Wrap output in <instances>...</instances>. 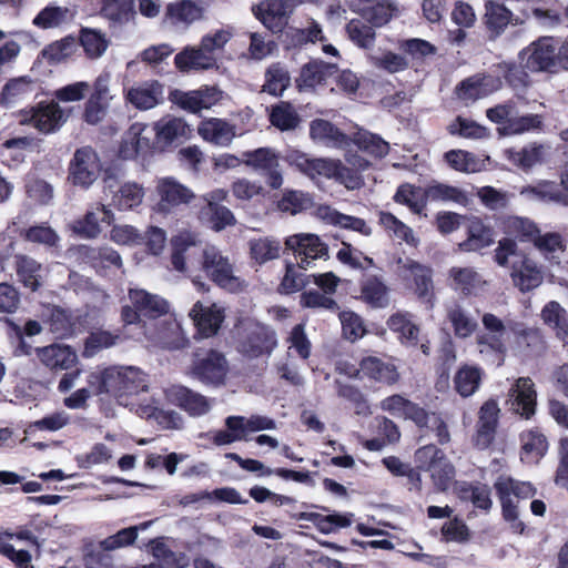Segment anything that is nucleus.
Instances as JSON below:
<instances>
[{
	"label": "nucleus",
	"mask_w": 568,
	"mask_h": 568,
	"mask_svg": "<svg viewBox=\"0 0 568 568\" xmlns=\"http://www.w3.org/2000/svg\"><path fill=\"white\" fill-rule=\"evenodd\" d=\"M134 0H103L102 14L114 22H125L134 13Z\"/></svg>",
	"instance_id": "obj_63"
},
{
	"label": "nucleus",
	"mask_w": 568,
	"mask_h": 568,
	"mask_svg": "<svg viewBox=\"0 0 568 568\" xmlns=\"http://www.w3.org/2000/svg\"><path fill=\"white\" fill-rule=\"evenodd\" d=\"M38 361L49 371H68L78 363L75 351L65 344L53 343L34 349Z\"/></svg>",
	"instance_id": "obj_23"
},
{
	"label": "nucleus",
	"mask_w": 568,
	"mask_h": 568,
	"mask_svg": "<svg viewBox=\"0 0 568 568\" xmlns=\"http://www.w3.org/2000/svg\"><path fill=\"white\" fill-rule=\"evenodd\" d=\"M447 318L458 338L471 336L478 327L476 318L457 304L447 308Z\"/></svg>",
	"instance_id": "obj_44"
},
{
	"label": "nucleus",
	"mask_w": 568,
	"mask_h": 568,
	"mask_svg": "<svg viewBox=\"0 0 568 568\" xmlns=\"http://www.w3.org/2000/svg\"><path fill=\"white\" fill-rule=\"evenodd\" d=\"M353 142L358 149L378 159L386 156L389 152L388 142L378 134H374L364 129L357 130L354 134Z\"/></svg>",
	"instance_id": "obj_48"
},
{
	"label": "nucleus",
	"mask_w": 568,
	"mask_h": 568,
	"mask_svg": "<svg viewBox=\"0 0 568 568\" xmlns=\"http://www.w3.org/2000/svg\"><path fill=\"white\" fill-rule=\"evenodd\" d=\"M155 193L159 201L154 210L165 214L182 204H187L194 197L189 187L172 176L159 178L155 182Z\"/></svg>",
	"instance_id": "obj_18"
},
{
	"label": "nucleus",
	"mask_w": 568,
	"mask_h": 568,
	"mask_svg": "<svg viewBox=\"0 0 568 568\" xmlns=\"http://www.w3.org/2000/svg\"><path fill=\"white\" fill-rule=\"evenodd\" d=\"M426 196L430 201L453 202L463 206L469 203V199L464 191L443 183L429 184L426 187Z\"/></svg>",
	"instance_id": "obj_51"
},
{
	"label": "nucleus",
	"mask_w": 568,
	"mask_h": 568,
	"mask_svg": "<svg viewBox=\"0 0 568 568\" xmlns=\"http://www.w3.org/2000/svg\"><path fill=\"white\" fill-rule=\"evenodd\" d=\"M80 41L87 55L91 59L100 58L109 45L105 36L93 29H83Z\"/></svg>",
	"instance_id": "obj_62"
},
{
	"label": "nucleus",
	"mask_w": 568,
	"mask_h": 568,
	"mask_svg": "<svg viewBox=\"0 0 568 568\" xmlns=\"http://www.w3.org/2000/svg\"><path fill=\"white\" fill-rule=\"evenodd\" d=\"M290 4L286 0H266L256 8V17L273 31H280L286 23Z\"/></svg>",
	"instance_id": "obj_33"
},
{
	"label": "nucleus",
	"mask_w": 568,
	"mask_h": 568,
	"mask_svg": "<svg viewBox=\"0 0 568 568\" xmlns=\"http://www.w3.org/2000/svg\"><path fill=\"white\" fill-rule=\"evenodd\" d=\"M495 262L506 267L510 265V276L515 286L521 292H528L542 283V272L535 261L524 254H518L517 244L510 237L501 239L495 250Z\"/></svg>",
	"instance_id": "obj_5"
},
{
	"label": "nucleus",
	"mask_w": 568,
	"mask_h": 568,
	"mask_svg": "<svg viewBox=\"0 0 568 568\" xmlns=\"http://www.w3.org/2000/svg\"><path fill=\"white\" fill-rule=\"evenodd\" d=\"M125 101L140 111L160 105L164 100V87L156 80L135 83L124 90Z\"/></svg>",
	"instance_id": "obj_21"
},
{
	"label": "nucleus",
	"mask_w": 568,
	"mask_h": 568,
	"mask_svg": "<svg viewBox=\"0 0 568 568\" xmlns=\"http://www.w3.org/2000/svg\"><path fill=\"white\" fill-rule=\"evenodd\" d=\"M541 318L564 344H568V314L558 302L547 303L541 310Z\"/></svg>",
	"instance_id": "obj_41"
},
{
	"label": "nucleus",
	"mask_w": 568,
	"mask_h": 568,
	"mask_svg": "<svg viewBox=\"0 0 568 568\" xmlns=\"http://www.w3.org/2000/svg\"><path fill=\"white\" fill-rule=\"evenodd\" d=\"M203 10L191 0H180L166 6L165 17L175 27L189 28L202 19Z\"/></svg>",
	"instance_id": "obj_34"
},
{
	"label": "nucleus",
	"mask_w": 568,
	"mask_h": 568,
	"mask_svg": "<svg viewBox=\"0 0 568 568\" xmlns=\"http://www.w3.org/2000/svg\"><path fill=\"white\" fill-rule=\"evenodd\" d=\"M150 550L162 568H184L189 565L186 555L172 551L162 538L151 540Z\"/></svg>",
	"instance_id": "obj_47"
},
{
	"label": "nucleus",
	"mask_w": 568,
	"mask_h": 568,
	"mask_svg": "<svg viewBox=\"0 0 568 568\" xmlns=\"http://www.w3.org/2000/svg\"><path fill=\"white\" fill-rule=\"evenodd\" d=\"M270 120L274 126L282 131L293 130L300 122V118L295 109L286 102H281L273 106Z\"/></svg>",
	"instance_id": "obj_61"
},
{
	"label": "nucleus",
	"mask_w": 568,
	"mask_h": 568,
	"mask_svg": "<svg viewBox=\"0 0 568 568\" xmlns=\"http://www.w3.org/2000/svg\"><path fill=\"white\" fill-rule=\"evenodd\" d=\"M521 440V460L527 464L538 463L548 449V442L542 433L537 429L524 432Z\"/></svg>",
	"instance_id": "obj_40"
},
{
	"label": "nucleus",
	"mask_w": 568,
	"mask_h": 568,
	"mask_svg": "<svg viewBox=\"0 0 568 568\" xmlns=\"http://www.w3.org/2000/svg\"><path fill=\"white\" fill-rule=\"evenodd\" d=\"M33 90V81L29 77L14 78L4 84L0 101L4 105L14 104L31 95Z\"/></svg>",
	"instance_id": "obj_46"
},
{
	"label": "nucleus",
	"mask_w": 568,
	"mask_h": 568,
	"mask_svg": "<svg viewBox=\"0 0 568 568\" xmlns=\"http://www.w3.org/2000/svg\"><path fill=\"white\" fill-rule=\"evenodd\" d=\"M557 44L552 37H541L520 51V60L530 71H552L558 64Z\"/></svg>",
	"instance_id": "obj_15"
},
{
	"label": "nucleus",
	"mask_w": 568,
	"mask_h": 568,
	"mask_svg": "<svg viewBox=\"0 0 568 568\" xmlns=\"http://www.w3.org/2000/svg\"><path fill=\"white\" fill-rule=\"evenodd\" d=\"M285 245L294 252L298 268L307 270L316 260L328 257L327 246L315 234H295L286 239Z\"/></svg>",
	"instance_id": "obj_13"
},
{
	"label": "nucleus",
	"mask_w": 568,
	"mask_h": 568,
	"mask_svg": "<svg viewBox=\"0 0 568 568\" xmlns=\"http://www.w3.org/2000/svg\"><path fill=\"white\" fill-rule=\"evenodd\" d=\"M129 298L132 304L122 307L121 318L125 337L136 341H150L165 348H179L180 327L174 321H158L169 312L168 302L159 295L144 290L131 288Z\"/></svg>",
	"instance_id": "obj_1"
},
{
	"label": "nucleus",
	"mask_w": 568,
	"mask_h": 568,
	"mask_svg": "<svg viewBox=\"0 0 568 568\" xmlns=\"http://www.w3.org/2000/svg\"><path fill=\"white\" fill-rule=\"evenodd\" d=\"M236 329L237 349L246 357L270 355L277 344L274 331L254 320H241Z\"/></svg>",
	"instance_id": "obj_7"
},
{
	"label": "nucleus",
	"mask_w": 568,
	"mask_h": 568,
	"mask_svg": "<svg viewBox=\"0 0 568 568\" xmlns=\"http://www.w3.org/2000/svg\"><path fill=\"white\" fill-rule=\"evenodd\" d=\"M379 223L389 234V236L399 241H404L412 246L417 245L418 240L415 237L413 230L404 222L398 220L394 214L389 212H381Z\"/></svg>",
	"instance_id": "obj_49"
},
{
	"label": "nucleus",
	"mask_w": 568,
	"mask_h": 568,
	"mask_svg": "<svg viewBox=\"0 0 568 568\" xmlns=\"http://www.w3.org/2000/svg\"><path fill=\"white\" fill-rule=\"evenodd\" d=\"M536 397L532 381L529 377H519L509 388L506 405L514 413L529 418L535 414Z\"/></svg>",
	"instance_id": "obj_22"
},
{
	"label": "nucleus",
	"mask_w": 568,
	"mask_h": 568,
	"mask_svg": "<svg viewBox=\"0 0 568 568\" xmlns=\"http://www.w3.org/2000/svg\"><path fill=\"white\" fill-rule=\"evenodd\" d=\"M520 195L532 201H555L568 204V191L565 190L562 183L556 184L549 181H541L535 185L523 187Z\"/></svg>",
	"instance_id": "obj_37"
},
{
	"label": "nucleus",
	"mask_w": 568,
	"mask_h": 568,
	"mask_svg": "<svg viewBox=\"0 0 568 568\" xmlns=\"http://www.w3.org/2000/svg\"><path fill=\"white\" fill-rule=\"evenodd\" d=\"M495 242L494 230L477 216L467 220V239L459 243L465 252H476L490 246Z\"/></svg>",
	"instance_id": "obj_30"
},
{
	"label": "nucleus",
	"mask_w": 568,
	"mask_h": 568,
	"mask_svg": "<svg viewBox=\"0 0 568 568\" xmlns=\"http://www.w3.org/2000/svg\"><path fill=\"white\" fill-rule=\"evenodd\" d=\"M505 520L511 523L515 531L521 532L524 524L519 520L518 503L536 495V488L529 481H520L507 475H500L494 483Z\"/></svg>",
	"instance_id": "obj_6"
},
{
	"label": "nucleus",
	"mask_w": 568,
	"mask_h": 568,
	"mask_svg": "<svg viewBox=\"0 0 568 568\" xmlns=\"http://www.w3.org/2000/svg\"><path fill=\"white\" fill-rule=\"evenodd\" d=\"M250 248L256 262L265 263L280 256L281 243L271 237L257 239L250 242Z\"/></svg>",
	"instance_id": "obj_60"
},
{
	"label": "nucleus",
	"mask_w": 568,
	"mask_h": 568,
	"mask_svg": "<svg viewBox=\"0 0 568 568\" xmlns=\"http://www.w3.org/2000/svg\"><path fill=\"white\" fill-rule=\"evenodd\" d=\"M226 371L224 356L210 349L194 354L189 374L204 384L217 385L224 381Z\"/></svg>",
	"instance_id": "obj_16"
},
{
	"label": "nucleus",
	"mask_w": 568,
	"mask_h": 568,
	"mask_svg": "<svg viewBox=\"0 0 568 568\" xmlns=\"http://www.w3.org/2000/svg\"><path fill=\"white\" fill-rule=\"evenodd\" d=\"M395 272L405 281L413 280L415 293L427 305L433 307L432 270L408 257H398L395 261Z\"/></svg>",
	"instance_id": "obj_12"
},
{
	"label": "nucleus",
	"mask_w": 568,
	"mask_h": 568,
	"mask_svg": "<svg viewBox=\"0 0 568 568\" xmlns=\"http://www.w3.org/2000/svg\"><path fill=\"white\" fill-rule=\"evenodd\" d=\"M313 200L308 193L302 191H285L277 202L281 212L295 215L312 206Z\"/></svg>",
	"instance_id": "obj_58"
},
{
	"label": "nucleus",
	"mask_w": 568,
	"mask_h": 568,
	"mask_svg": "<svg viewBox=\"0 0 568 568\" xmlns=\"http://www.w3.org/2000/svg\"><path fill=\"white\" fill-rule=\"evenodd\" d=\"M196 243V235L189 231L172 237L171 261L174 270L189 275L202 270L221 288L232 293L242 291L244 281L235 275L234 265L229 256L214 245H206L200 250Z\"/></svg>",
	"instance_id": "obj_2"
},
{
	"label": "nucleus",
	"mask_w": 568,
	"mask_h": 568,
	"mask_svg": "<svg viewBox=\"0 0 568 568\" xmlns=\"http://www.w3.org/2000/svg\"><path fill=\"white\" fill-rule=\"evenodd\" d=\"M88 385L95 395H109L128 406L126 397L148 388L144 372L135 366H112L95 369L88 375Z\"/></svg>",
	"instance_id": "obj_3"
},
{
	"label": "nucleus",
	"mask_w": 568,
	"mask_h": 568,
	"mask_svg": "<svg viewBox=\"0 0 568 568\" xmlns=\"http://www.w3.org/2000/svg\"><path fill=\"white\" fill-rule=\"evenodd\" d=\"M483 374V369L478 366H462L454 376V386L456 392L463 397L471 396L478 390Z\"/></svg>",
	"instance_id": "obj_43"
},
{
	"label": "nucleus",
	"mask_w": 568,
	"mask_h": 568,
	"mask_svg": "<svg viewBox=\"0 0 568 568\" xmlns=\"http://www.w3.org/2000/svg\"><path fill=\"white\" fill-rule=\"evenodd\" d=\"M550 154V146L537 143H530L519 149L506 151L507 160L515 166L528 171L531 168L541 164Z\"/></svg>",
	"instance_id": "obj_29"
},
{
	"label": "nucleus",
	"mask_w": 568,
	"mask_h": 568,
	"mask_svg": "<svg viewBox=\"0 0 568 568\" xmlns=\"http://www.w3.org/2000/svg\"><path fill=\"white\" fill-rule=\"evenodd\" d=\"M359 372L369 379L381 384L393 385L399 378L397 367L389 361H384L375 356H368L361 361L359 369L348 371L349 376H358Z\"/></svg>",
	"instance_id": "obj_25"
},
{
	"label": "nucleus",
	"mask_w": 568,
	"mask_h": 568,
	"mask_svg": "<svg viewBox=\"0 0 568 568\" xmlns=\"http://www.w3.org/2000/svg\"><path fill=\"white\" fill-rule=\"evenodd\" d=\"M151 129L159 151H166L182 144L191 133L189 124L182 118L173 115L159 119Z\"/></svg>",
	"instance_id": "obj_14"
},
{
	"label": "nucleus",
	"mask_w": 568,
	"mask_h": 568,
	"mask_svg": "<svg viewBox=\"0 0 568 568\" xmlns=\"http://www.w3.org/2000/svg\"><path fill=\"white\" fill-rule=\"evenodd\" d=\"M197 133L206 142L217 146H229L235 136V126L226 120L209 118L201 121Z\"/></svg>",
	"instance_id": "obj_27"
},
{
	"label": "nucleus",
	"mask_w": 568,
	"mask_h": 568,
	"mask_svg": "<svg viewBox=\"0 0 568 568\" xmlns=\"http://www.w3.org/2000/svg\"><path fill=\"white\" fill-rule=\"evenodd\" d=\"M503 230L508 236H514L521 241H534L539 232L532 221L519 216L506 217L503 222Z\"/></svg>",
	"instance_id": "obj_54"
},
{
	"label": "nucleus",
	"mask_w": 568,
	"mask_h": 568,
	"mask_svg": "<svg viewBox=\"0 0 568 568\" xmlns=\"http://www.w3.org/2000/svg\"><path fill=\"white\" fill-rule=\"evenodd\" d=\"M68 113L58 102L39 103L23 114L22 124H31L39 132L48 134L59 130L68 119Z\"/></svg>",
	"instance_id": "obj_17"
},
{
	"label": "nucleus",
	"mask_w": 568,
	"mask_h": 568,
	"mask_svg": "<svg viewBox=\"0 0 568 568\" xmlns=\"http://www.w3.org/2000/svg\"><path fill=\"white\" fill-rule=\"evenodd\" d=\"M387 325L390 331L397 333L403 342L415 344L418 335V327L412 322L407 313H396L392 315Z\"/></svg>",
	"instance_id": "obj_59"
},
{
	"label": "nucleus",
	"mask_w": 568,
	"mask_h": 568,
	"mask_svg": "<svg viewBox=\"0 0 568 568\" xmlns=\"http://www.w3.org/2000/svg\"><path fill=\"white\" fill-rule=\"evenodd\" d=\"M102 163L91 146L78 149L69 164V180L73 185L89 189L99 179Z\"/></svg>",
	"instance_id": "obj_10"
},
{
	"label": "nucleus",
	"mask_w": 568,
	"mask_h": 568,
	"mask_svg": "<svg viewBox=\"0 0 568 568\" xmlns=\"http://www.w3.org/2000/svg\"><path fill=\"white\" fill-rule=\"evenodd\" d=\"M393 199L396 203L406 205L416 214L423 213L428 201L426 189L422 190L408 183L399 185Z\"/></svg>",
	"instance_id": "obj_45"
},
{
	"label": "nucleus",
	"mask_w": 568,
	"mask_h": 568,
	"mask_svg": "<svg viewBox=\"0 0 568 568\" xmlns=\"http://www.w3.org/2000/svg\"><path fill=\"white\" fill-rule=\"evenodd\" d=\"M244 163L266 178L272 189H280L283 184V175L280 170L278 158L272 149L261 148L244 153Z\"/></svg>",
	"instance_id": "obj_19"
},
{
	"label": "nucleus",
	"mask_w": 568,
	"mask_h": 568,
	"mask_svg": "<svg viewBox=\"0 0 568 568\" xmlns=\"http://www.w3.org/2000/svg\"><path fill=\"white\" fill-rule=\"evenodd\" d=\"M194 324L199 333L209 337L217 333L222 322L224 321V308L219 304L205 306L201 302H196L190 311Z\"/></svg>",
	"instance_id": "obj_26"
},
{
	"label": "nucleus",
	"mask_w": 568,
	"mask_h": 568,
	"mask_svg": "<svg viewBox=\"0 0 568 568\" xmlns=\"http://www.w3.org/2000/svg\"><path fill=\"white\" fill-rule=\"evenodd\" d=\"M310 134L313 140L332 148H346L349 144L347 135L325 120L311 123Z\"/></svg>",
	"instance_id": "obj_39"
},
{
	"label": "nucleus",
	"mask_w": 568,
	"mask_h": 568,
	"mask_svg": "<svg viewBox=\"0 0 568 568\" xmlns=\"http://www.w3.org/2000/svg\"><path fill=\"white\" fill-rule=\"evenodd\" d=\"M358 10L374 27L386 24L398 11L396 3L390 0H365Z\"/></svg>",
	"instance_id": "obj_38"
},
{
	"label": "nucleus",
	"mask_w": 568,
	"mask_h": 568,
	"mask_svg": "<svg viewBox=\"0 0 568 568\" xmlns=\"http://www.w3.org/2000/svg\"><path fill=\"white\" fill-rule=\"evenodd\" d=\"M452 287L463 294H477L485 284L481 276L471 267H453L449 271Z\"/></svg>",
	"instance_id": "obj_42"
},
{
	"label": "nucleus",
	"mask_w": 568,
	"mask_h": 568,
	"mask_svg": "<svg viewBox=\"0 0 568 568\" xmlns=\"http://www.w3.org/2000/svg\"><path fill=\"white\" fill-rule=\"evenodd\" d=\"M417 466L429 473L438 491L447 490L455 478V467L443 450L435 445H425L415 452Z\"/></svg>",
	"instance_id": "obj_8"
},
{
	"label": "nucleus",
	"mask_w": 568,
	"mask_h": 568,
	"mask_svg": "<svg viewBox=\"0 0 568 568\" xmlns=\"http://www.w3.org/2000/svg\"><path fill=\"white\" fill-rule=\"evenodd\" d=\"M165 396L170 403L179 406L192 417L207 414L213 402L200 393L183 385H172L165 389Z\"/></svg>",
	"instance_id": "obj_20"
},
{
	"label": "nucleus",
	"mask_w": 568,
	"mask_h": 568,
	"mask_svg": "<svg viewBox=\"0 0 568 568\" xmlns=\"http://www.w3.org/2000/svg\"><path fill=\"white\" fill-rule=\"evenodd\" d=\"M232 37L233 32L230 28L212 30L202 37L199 45L207 57L217 59Z\"/></svg>",
	"instance_id": "obj_55"
},
{
	"label": "nucleus",
	"mask_w": 568,
	"mask_h": 568,
	"mask_svg": "<svg viewBox=\"0 0 568 568\" xmlns=\"http://www.w3.org/2000/svg\"><path fill=\"white\" fill-rule=\"evenodd\" d=\"M336 65L322 60H312L301 69L297 87L301 91L314 90L326 83L336 73Z\"/></svg>",
	"instance_id": "obj_28"
},
{
	"label": "nucleus",
	"mask_w": 568,
	"mask_h": 568,
	"mask_svg": "<svg viewBox=\"0 0 568 568\" xmlns=\"http://www.w3.org/2000/svg\"><path fill=\"white\" fill-rule=\"evenodd\" d=\"M288 71L280 63L272 64L265 72L263 91L272 95H281L290 85Z\"/></svg>",
	"instance_id": "obj_56"
},
{
	"label": "nucleus",
	"mask_w": 568,
	"mask_h": 568,
	"mask_svg": "<svg viewBox=\"0 0 568 568\" xmlns=\"http://www.w3.org/2000/svg\"><path fill=\"white\" fill-rule=\"evenodd\" d=\"M135 412L142 418H154L165 428H179L182 424V417L179 413L161 410L153 403L139 404Z\"/></svg>",
	"instance_id": "obj_52"
},
{
	"label": "nucleus",
	"mask_w": 568,
	"mask_h": 568,
	"mask_svg": "<svg viewBox=\"0 0 568 568\" xmlns=\"http://www.w3.org/2000/svg\"><path fill=\"white\" fill-rule=\"evenodd\" d=\"M103 194L109 199L106 206L128 212L143 203L145 187L136 181H124L118 184L115 176L106 173L103 178Z\"/></svg>",
	"instance_id": "obj_9"
},
{
	"label": "nucleus",
	"mask_w": 568,
	"mask_h": 568,
	"mask_svg": "<svg viewBox=\"0 0 568 568\" xmlns=\"http://www.w3.org/2000/svg\"><path fill=\"white\" fill-rule=\"evenodd\" d=\"M114 219L115 215L109 206L98 203L74 222L73 231L82 237L95 239L102 232V224L110 225Z\"/></svg>",
	"instance_id": "obj_24"
},
{
	"label": "nucleus",
	"mask_w": 568,
	"mask_h": 568,
	"mask_svg": "<svg viewBox=\"0 0 568 568\" xmlns=\"http://www.w3.org/2000/svg\"><path fill=\"white\" fill-rule=\"evenodd\" d=\"M514 14L504 4L488 0L485 3L484 23L491 38H497L505 32L513 22Z\"/></svg>",
	"instance_id": "obj_36"
},
{
	"label": "nucleus",
	"mask_w": 568,
	"mask_h": 568,
	"mask_svg": "<svg viewBox=\"0 0 568 568\" xmlns=\"http://www.w3.org/2000/svg\"><path fill=\"white\" fill-rule=\"evenodd\" d=\"M14 267L18 281L30 291H37L44 277L42 265L28 255H16Z\"/></svg>",
	"instance_id": "obj_35"
},
{
	"label": "nucleus",
	"mask_w": 568,
	"mask_h": 568,
	"mask_svg": "<svg viewBox=\"0 0 568 568\" xmlns=\"http://www.w3.org/2000/svg\"><path fill=\"white\" fill-rule=\"evenodd\" d=\"M71 18L65 7L48 6L42 9L33 19L32 23L40 29L59 28Z\"/></svg>",
	"instance_id": "obj_53"
},
{
	"label": "nucleus",
	"mask_w": 568,
	"mask_h": 568,
	"mask_svg": "<svg viewBox=\"0 0 568 568\" xmlns=\"http://www.w3.org/2000/svg\"><path fill=\"white\" fill-rule=\"evenodd\" d=\"M460 498L470 500L475 507L488 510L491 505L490 490L483 484H463L459 488Z\"/></svg>",
	"instance_id": "obj_64"
},
{
	"label": "nucleus",
	"mask_w": 568,
	"mask_h": 568,
	"mask_svg": "<svg viewBox=\"0 0 568 568\" xmlns=\"http://www.w3.org/2000/svg\"><path fill=\"white\" fill-rule=\"evenodd\" d=\"M499 407L496 400L489 399L480 407L479 420L476 435V445L484 449L487 448L495 435Z\"/></svg>",
	"instance_id": "obj_31"
},
{
	"label": "nucleus",
	"mask_w": 568,
	"mask_h": 568,
	"mask_svg": "<svg viewBox=\"0 0 568 568\" xmlns=\"http://www.w3.org/2000/svg\"><path fill=\"white\" fill-rule=\"evenodd\" d=\"M485 332L477 334L478 353L484 362L501 366L507 354V334L526 335L527 331L518 324L505 323L491 313H485L481 318Z\"/></svg>",
	"instance_id": "obj_4"
},
{
	"label": "nucleus",
	"mask_w": 568,
	"mask_h": 568,
	"mask_svg": "<svg viewBox=\"0 0 568 568\" xmlns=\"http://www.w3.org/2000/svg\"><path fill=\"white\" fill-rule=\"evenodd\" d=\"M174 63L181 72L202 71L215 68L216 58L207 57L200 45H187L174 57Z\"/></svg>",
	"instance_id": "obj_32"
},
{
	"label": "nucleus",
	"mask_w": 568,
	"mask_h": 568,
	"mask_svg": "<svg viewBox=\"0 0 568 568\" xmlns=\"http://www.w3.org/2000/svg\"><path fill=\"white\" fill-rule=\"evenodd\" d=\"M77 49V39L73 37H65L45 47L42 54L50 63H60L72 57Z\"/></svg>",
	"instance_id": "obj_57"
},
{
	"label": "nucleus",
	"mask_w": 568,
	"mask_h": 568,
	"mask_svg": "<svg viewBox=\"0 0 568 568\" xmlns=\"http://www.w3.org/2000/svg\"><path fill=\"white\" fill-rule=\"evenodd\" d=\"M362 298L375 308H384L389 303L388 288L377 277L367 278L362 285Z\"/></svg>",
	"instance_id": "obj_50"
},
{
	"label": "nucleus",
	"mask_w": 568,
	"mask_h": 568,
	"mask_svg": "<svg viewBox=\"0 0 568 568\" xmlns=\"http://www.w3.org/2000/svg\"><path fill=\"white\" fill-rule=\"evenodd\" d=\"M153 150H156L151 125L134 122L124 132L119 149L123 160H145Z\"/></svg>",
	"instance_id": "obj_11"
}]
</instances>
